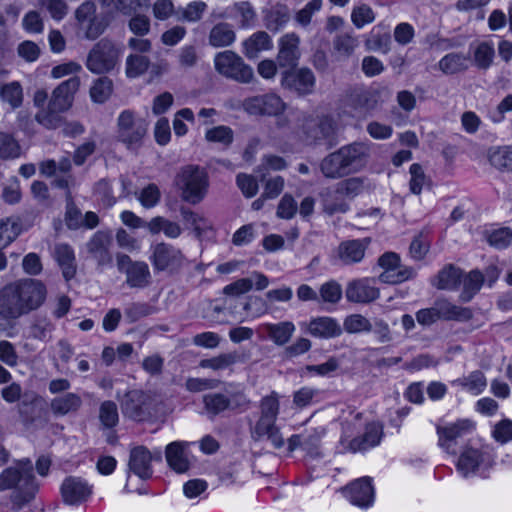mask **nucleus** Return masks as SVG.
<instances>
[{
    "label": "nucleus",
    "instance_id": "1",
    "mask_svg": "<svg viewBox=\"0 0 512 512\" xmlns=\"http://www.w3.org/2000/svg\"><path fill=\"white\" fill-rule=\"evenodd\" d=\"M368 157L369 146L367 144L346 145L323 159L321 171L325 177L341 178L360 171L366 165Z\"/></svg>",
    "mask_w": 512,
    "mask_h": 512
},
{
    "label": "nucleus",
    "instance_id": "2",
    "mask_svg": "<svg viewBox=\"0 0 512 512\" xmlns=\"http://www.w3.org/2000/svg\"><path fill=\"white\" fill-rule=\"evenodd\" d=\"M17 488L12 497L13 504L20 509L35 495L37 484L33 477V468L30 460H23L15 467L4 470L0 475V490Z\"/></svg>",
    "mask_w": 512,
    "mask_h": 512
},
{
    "label": "nucleus",
    "instance_id": "3",
    "mask_svg": "<svg viewBox=\"0 0 512 512\" xmlns=\"http://www.w3.org/2000/svg\"><path fill=\"white\" fill-rule=\"evenodd\" d=\"M261 416L252 428L254 439L267 438L276 448L284 445L283 437L276 426V419L279 413V396L273 392L263 397L260 403Z\"/></svg>",
    "mask_w": 512,
    "mask_h": 512
},
{
    "label": "nucleus",
    "instance_id": "4",
    "mask_svg": "<svg viewBox=\"0 0 512 512\" xmlns=\"http://www.w3.org/2000/svg\"><path fill=\"white\" fill-rule=\"evenodd\" d=\"M79 86L80 79L78 77H72L62 82L52 93L48 111L37 113L36 120L47 128H56L60 119L54 114L70 109Z\"/></svg>",
    "mask_w": 512,
    "mask_h": 512
},
{
    "label": "nucleus",
    "instance_id": "5",
    "mask_svg": "<svg viewBox=\"0 0 512 512\" xmlns=\"http://www.w3.org/2000/svg\"><path fill=\"white\" fill-rule=\"evenodd\" d=\"M493 465V456L486 448L466 446L456 461V470L463 478H487Z\"/></svg>",
    "mask_w": 512,
    "mask_h": 512
},
{
    "label": "nucleus",
    "instance_id": "6",
    "mask_svg": "<svg viewBox=\"0 0 512 512\" xmlns=\"http://www.w3.org/2000/svg\"><path fill=\"white\" fill-rule=\"evenodd\" d=\"M476 429L477 423L470 418L440 421L436 425L438 446L446 453L455 454L459 441L472 436Z\"/></svg>",
    "mask_w": 512,
    "mask_h": 512
},
{
    "label": "nucleus",
    "instance_id": "7",
    "mask_svg": "<svg viewBox=\"0 0 512 512\" xmlns=\"http://www.w3.org/2000/svg\"><path fill=\"white\" fill-rule=\"evenodd\" d=\"M176 185L181 190L182 198L185 201L197 204L206 195L207 174L198 167L187 166L177 174Z\"/></svg>",
    "mask_w": 512,
    "mask_h": 512
},
{
    "label": "nucleus",
    "instance_id": "8",
    "mask_svg": "<svg viewBox=\"0 0 512 512\" xmlns=\"http://www.w3.org/2000/svg\"><path fill=\"white\" fill-rule=\"evenodd\" d=\"M121 55V51L111 41L103 39L90 51L86 66L95 74H102L112 70Z\"/></svg>",
    "mask_w": 512,
    "mask_h": 512
},
{
    "label": "nucleus",
    "instance_id": "9",
    "mask_svg": "<svg viewBox=\"0 0 512 512\" xmlns=\"http://www.w3.org/2000/svg\"><path fill=\"white\" fill-rule=\"evenodd\" d=\"M214 65L220 74L239 82L249 83L254 77L252 68L232 51L218 53Z\"/></svg>",
    "mask_w": 512,
    "mask_h": 512
},
{
    "label": "nucleus",
    "instance_id": "10",
    "mask_svg": "<svg viewBox=\"0 0 512 512\" xmlns=\"http://www.w3.org/2000/svg\"><path fill=\"white\" fill-rule=\"evenodd\" d=\"M145 120L136 118L130 110H124L117 119V139L128 147L138 145L147 132Z\"/></svg>",
    "mask_w": 512,
    "mask_h": 512
},
{
    "label": "nucleus",
    "instance_id": "11",
    "mask_svg": "<svg viewBox=\"0 0 512 512\" xmlns=\"http://www.w3.org/2000/svg\"><path fill=\"white\" fill-rule=\"evenodd\" d=\"M19 293L21 307L25 314L38 309L45 301L47 291L45 285L39 280L26 279L14 282Z\"/></svg>",
    "mask_w": 512,
    "mask_h": 512
},
{
    "label": "nucleus",
    "instance_id": "12",
    "mask_svg": "<svg viewBox=\"0 0 512 512\" xmlns=\"http://www.w3.org/2000/svg\"><path fill=\"white\" fill-rule=\"evenodd\" d=\"M379 265L383 269L379 280L383 283L397 284L413 276V270L400 266L398 255L392 252L382 255L379 258Z\"/></svg>",
    "mask_w": 512,
    "mask_h": 512
},
{
    "label": "nucleus",
    "instance_id": "13",
    "mask_svg": "<svg viewBox=\"0 0 512 512\" xmlns=\"http://www.w3.org/2000/svg\"><path fill=\"white\" fill-rule=\"evenodd\" d=\"M342 493L352 505L362 509L370 507L374 502V488L369 477L353 481L342 489Z\"/></svg>",
    "mask_w": 512,
    "mask_h": 512
},
{
    "label": "nucleus",
    "instance_id": "14",
    "mask_svg": "<svg viewBox=\"0 0 512 512\" xmlns=\"http://www.w3.org/2000/svg\"><path fill=\"white\" fill-rule=\"evenodd\" d=\"M117 266L120 272L127 277V284L130 287H145L150 280L149 267L145 262H132L127 255H118Z\"/></svg>",
    "mask_w": 512,
    "mask_h": 512
},
{
    "label": "nucleus",
    "instance_id": "15",
    "mask_svg": "<svg viewBox=\"0 0 512 512\" xmlns=\"http://www.w3.org/2000/svg\"><path fill=\"white\" fill-rule=\"evenodd\" d=\"M243 108L251 115H278L284 111L285 104L276 94H267L246 99Z\"/></svg>",
    "mask_w": 512,
    "mask_h": 512
},
{
    "label": "nucleus",
    "instance_id": "16",
    "mask_svg": "<svg viewBox=\"0 0 512 512\" xmlns=\"http://www.w3.org/2000/svg\"><path fill=\"white\" fill-rule=\"evenodd\" d=\"M374 278H361L348 283L346 298L350 302L366 304L378 299L380 292Z\"/></svg>",
    "mask_w": 512,
    "mask_h": 512
},
{
    "label": "nucleus",
    "instance_id": "17",
    "mask_svg": "<svg viewBox=\"0 0 512 512\" xmlns=\"http://www.w3.org/2000/svg\"><path fill=\"white\" fill-rule=\"evenodd\" d=\"M91 494L92 487L79 477H68L61 485V495L67 505H80L87 501Z\"/></svg>",
    "mask_w": 512,
    "mask_h": 512
},
{
    "label": "nucleus",
    "instance_id": "18",
    "mask_svg": "<svg viewBox=\"0 0 512 512\" xmlns=\"http://www.w3.org/2000/svg\"><path fill=\"white\" fill-rule=\"evenodd\" d=\"M121 409L125 416L142 420L147 415L150 405V397L140 390H132L125 394L120 400Z\"/></svg>",
    "mask_w": 512,
    "mask_h": 512
},
{
    "label": "nucleus",
    "instance_id": "19",
    "mask_svg": "<svg viewBox=\"0 0 512 512\" xmlns=\"http://www.w3.org/2000/svg\"><path fill=\"white\" fill-rule=\"evenodd\" d=\"M153 459H161V452L156 451L153 455L144 446H137L130 452L129 468L141 479H148L152 476L151 462Z\"/></svg>",
    "mask_w": 512,
    "mask_h": 512
},
{
    "label": "nucleus",
    "instance_id": "20",
    "mask_svg": "<svg viewBox=\"0 0 512 512\" xmlns=\"http://www.w3.org/2000/svg\"><path fill=\"white\" fill-rule=\"evenodd\" d=\"M24 308L21 307V301L17 286L10 283L0 290V316L4 319H17L24 315Z\"/></svg>",
    "mask_w": 512,
    "mask_h": 512
},
{
    "label": "nucleus",
    "instance_id": "21",
    "mask_svg": "<svg viewBox=\"0 0 512 512\" xmlns=\"http://www.w3.org/2000/svg\"><path fill=\"white\" fill-rule=\"evenodd\" d=\"M182 261L181 252L169 245L158 244L153 250L152 263L158 270L173 272L181 266Z\"/></svg>",
    "mask_w": 512,
    "mask_h": 512
},
{
    "label": "nucleus",
    "instance_id": "22",
    "mask_svg": "<svg viewBox=\"0 0 512 512\" xmlns=\"http://www.w3.org/2000/svg\"><path fill=\"white\" fill-rule=\"evenodd\" d=\"M315 85V77L309 69H299L294 72H284L282 86L300 94L311 93Z\"/></svg>",
    "mask_w": 512,
    "mask_h": 512
},
{
    "label": "nucleus",
    "instance_id": "23",
    "mask_svg": "<svg viewBox=\"0 0 512 512\" xmlns=\"http://www.w3.org/2000/svg\"><path fill=\"white\" fill-rule=\"evenodd\" d=\"M299 43L300 39L294 33L286 34L280 39L277 57L280 66H296L300 58Z\"/></svg>",
    "mask_w": 512,
    "mask_h": 512
},
{
    "label": "nucleus",
    "instance_id": "24",
    "mask_svg": "<svg viewBox=\"0 0 512 512\" xmlns=\"http://www.w3.org/2000/svg\"><path fill=\"white\" fill-rule=\"evenodd\" d=\"M383 437V426L377 421L365 424L364 432L351 441V448L355 451H363L380 444Z\"/></svg>",
    "mask_w": 512,
    "mask_h": 512
},
{
    "label": "nucleus",
    "instance_id": "25",
    "mask_svg": "<svg viewBox=\"0 0 512 512\" xmlns=\"http://www.w3.org/2000/svg\"><path fill=\"white\" fill-rule=\"evenodd\" d=\"M258 331L266 334L276 345L282 346L291 339L295 332V325L290 321L263 323L258 327Z\"/></svg>",
    "mask_w": 512,
    "mask_h": 512
},
{
    "label": "nucleus",
    "instance_id": "26",
    "mask_svg": "<svg viewBox=\"0 0 512 512\" xmlns=\"http://www.w3.org/2000/svg\"><path fill=\"white\" fill-rule=\"evenodd\" d=\"M189 442L175 441L167 445L166 460L169 466L177 473H185L189 469L186 448Z\"/></svg>",
    "mask_w": 512,
    "mask_h": 512
},
{
    "label": "nucleus",
    "instance_id": "27",
    "mask_svg": "<svg viewBox=\"0 0 512 512\" xmlns=\"http://www.w3.org/2000/svg\"><path fill=\"white\" fill-rule=\"evenodd\" d=\"M369 243L368 238L342 242L338 248L339 258L346 264L360 262Z\"/></svg>",
    "mask_w": 512,
    "mask_h": 512
},
{
    "label": "nucleus",
    "instance_id": "28",
    "mask_svg": "<svg viewBox=\"0 0 512 512\" xmlns=\"http://www.w3.org/2000/svg\"><path fill=\"white\" fill-rule=\"evenodd\" d=\"M307 331L315 337L333 338L339 336L342 329L335 319L330 317H318L309 322Z\"/></svg>",
    "mask_w": 512,
    "mask_h": 512
},
{
    "label": "nucleus",
    "instance_id": "29",
    "mask_svg": "<svg viewBox=\"0 0 512 512\" xmlns=\"http://www.w3.org/2000/svg\"><path fill=\"white\" fill-rule=\"evenodd\" d=\"M244 54L249 59H254L259 53L271 50L273 42L266 32H256L243 43Z\"/></svg>",
    "mask_w": 512,
    "mask_h": 512
},
{
    "label": "nucleus",
    "instance_id": "30",
    "mask_svg": "<svg viewBox=\"0 0 512 512\" xmlns=\"http://www.w3.org/2000/svg\"><path fill=\"white\" fill-rule=\"evenodd\" d=\"M54 258L62 269L63 276L68 280L75 274V255L67 244H58L54 249Z\"/></svg>",
    "mask_w": 512,
    "mask_h": 512
},
{
    "label": "nucleus",
    "instance_id": "31",
    "mask_svg": "<svg viewBox=\"0 0 512 512\" xmlns=\"http://www.w3.org/2000/svg\"><path fill=\"white\" fill-rule=\"evenodd\" d=\"M473 61L478 68L487 69L492 64L495 50L491 41H481L471 46Z\"/></svg>",
    "mask_w": 512,
    "mask_h": 512
},
{
    "label": "nucleus",
    "instance_id": "32",
    "mask_svg": "<svg viewBox=\"0 0 512 512\" xmlns=\"http://www.w3.org/2000/svg\"><path fill=\"white\" fill-rule=\"evenodd\" d=\"M461 278V270L453 265H448L438 273L434 285L438 289L454 290L461 284Z\"/></svg>",
    "mask_w": 512,
    "mask_h": 512
},
{
    "label": "nucleus",
    "instance_id": "33",
    "mask_svg": "<svg viewBox=\"0 0 512 512\" xmlns=\"http://www.w3.org/2000/svg\"><path fill=\"white\" fill-rule=\"evenodd\" d=\"M307 128L313 130L308 133V138L320 140L330 136L336 129V123L332 116L325 115L317 120H309L306 123Z\"/></svg>",
    "mask_w": 512,
    "mask_h": 512
},
{
    "label": "nucleus",
    "instance_id": "34",
    "mask_svg": "<svg viewBox=\"0 0 512 512\" xmlns=\"http://www.w3.org/2000/svg\"><path fill=\"white\" fill-rule=\"evenodd\" d=\"M453 384L460 386L470 394L477 396L486 389L487 380L483 372L473 371L467 376L455 380Z\"/></svg>",
    "mask_w": 512,
    "mask_h": 512
},
{
    "label": "nucleus",
    "instance_id": "35",
    "mask_svg": "<svg viewBox=\"0 0 512 512\" xmlns=\"http://www.w3.org/2000/svg\"><path fill=\"white\" fill-rule=\"evenodd\" d=\"M436 306L440 319L467 321L472 316L470 309L454 305L445 300L437 301Z\"/></svg>",
    "mask_w": 512,
    "mask_h": 512
},
{
    "label": "nucleus",
    "instance_id": "36",
    "mask_svg": "<svg viewBox=\"0 0 512 512\" xmlns=\"http://www.w3.org/2000/svg\"><path fill=\"white\" fill-rule=\"evenodd\" d=\"M235 41V33L226 23L215 25L209 34V43L213 47H225Z\"/></svg>",
    "mask_w": 512,
    "mask_h": 512
},
{
    "label": "nucleus",
    "instance_id": "37",
    "mask_svg": "<svg viewBox=\"0 0 512 512\" xmlns=\"http://www.w3.org/2000/svg\"><path fill=\"white\" fill-rule=\"evenodd\" d=\"M484 282L483 275L477 271H471L465 278H461V284L463 285L462 293L460 294V300L463 302L470 301L473 296L479 291Z\"/></svg>",
    "mask_w": 512,
    "mask_h": 512
},
{
    "label": "nucleus",
    "instance_id": "38",
    "mask_svg": "<svg viewBox=\"0 0 512 512\" xmlns=\"http://www.w3.org/2000/svg\"><path fill=\"white\" fill-rule=\"evenodd\" d=\"M81 405V399L74 393H67L64 396L57 397L51 402V410L56 415H66L76 411Z\"/></svg>",
    "mask_w": 512,
    "mask_h": 512
},
{
    "label": "nucleus",
    "instance_id": "39",
    "mask_svg": "<svg viewBox=\"0 0 512 512\" xmlns=\"http://www.w3.org/2000/svg\"><path fill=\"white\" fill-rule=\"evenodd\" d=\"M386 92L384 90H370L362 93L357 100L356 109L360 113L366 114L376 109L382 102H384Z\"/></svg>",
    "mask_w": 512,
    "mask_h": 512
},
{
    "label": "nucleus",
    "instance_id": "40",
    "mask_svg": "<svg viewBox=\"0 0 512 512\" xmlns=\"http://www.w3.org/2000/svg\"><path fill=\"white\" fill-rule=\"evenodd\" d=\"M0 99L12 109L18 108L23 102V90L19 82L13 81L0 87Z\"/></svg>",
    "mask_w": 512,
    "mask_h": 512
},
{
    "label": "nucleus",
    "instance_id": "41",
    "mask_svg": "<svg viewBox=\"0 0 512 512\" xmlns=\"http://www.w3.org/2000/svg\"><path fill=\"white\" fill-rule=\"evenodd\" d=\"M335 188L328 189L322 194L324 210L329 213L345 212L348 209L347 196L335 194Z\"/></svg>",
    "mask_w": 512,
    "mask_h": 512
},
{
    "label": "nucleus",
    "instance_id": "42",
    "mask_svg": "<svg viewBox=\"0 0 512 512\" xmlns=\"http://www.w3.org/2000/svg\"><path fill=\"white\" fill-rule=\"evenodd\" d=\"M484 236L489 245L502 249L509 245L512 240V231L505 227H491L486 229Z\"/></svg>",
    "mask_w": 512,
    "mask_h": 512
},
{
    "label": "nucleus",
    "instance_id": "43",
    "mask_svg": "<svg viewBox=\"0 0 512 512\" xmlns=\"http://www.w3.org/2000/svg\"><path fill=\"white\" fill-rule=\"evenodd\" d=\"M182 215L185 223L192 227L199 237L212 231V222L204 215L192 211H183Z\"/></svg>",
    "mask_w": 512,
    "mask_h": 512
},
{
    "label": "nucleus",
    "instance_id": "44",
    "mask_svg": "<svg viewBox=\"0 0 512 512\" xmlns=\"http://www.w3.org/2000/svg\"><path fill=\"white\" fill-rule=\"evenodd\" d=\"M21 233V224L15 219L0 221V248L9 246Z\"/></svg>",
    "mask_w": 512,
    "mask_h": 512
},
{
    "label": "nucleus",
    "instance_id": "45",
    "mask_svg": "<svg viewBox=\"0 0 512 512\" xmlns=\"http://www.w3.org/2000/svg\"><path fill=\"white\" fill-rule=\"evenodd\" d=\"M488 158L495 168L512 170V147H496L488 152Z\"/></svg>",
    "mask_w": 512,
    "mask_h": 512
},
{
    "label": "nucleus",
    "instance_id": "46",
    "mask_svg": "<svg viewBox=\"0 0 512 512\" xmlns=\"http://www.w3.org/2000/svg\"><path fill=\"white\" fill-rule=\"evenodd\" d=\"M136 198L144 208L151 209L159 203L161 192L156 184L150 183L136 192Z\"/></svg>",
    "mask_w": 512,
    "mask_h": 512
},
{
    "label": "nucleus",
    "instance_id": "47",
    "mask_svg": "<svg viewBox=\"0 0 512 512\" xmlns=\"http://www.w3.org/2000/svg\"><path fill=\"white\" fill-rule=\"evenodd\" d=\"M112 81L106 77L97 79L90 88V97L95 103H104L112 94Z\"/></svg>",
    "mask_w": 512,
    "mask_h": 512
},
{
    "label": "nucleus",
    "instance_id": "48",
    "mask_svg": "<svg viewBox=\"0 0 512 512\" xmlns=\"http://www.w3.org/2000/svg\"><path fill=\"white\" fill-rule=\"evenodd\" d=\"M149 68V59L146 56L132 54L126 59V75L128 78H137Z\"/></svg>",
    "mask_w": 512,
    "mask_h": 512
},
{
    "label": "nucleus",
    "instance_id": "49",
    "mask_svg": "<svg viewBox=\"0 0 512 512\" xmlns=\"http://www.w3.org/2000/svg\"><path fill=\"white\" fill-rule=\"evenodd\" d=\"M469 60L459 54H448L439 62L440 69L447 74L457 73L468 67Z\"/></svg>",
    "mask_w": 512,
    "mask_h": 512
},
{
    "label": "nucleus",
    "instance_id": "50",
    "mask_svg": "<svg viewBox=\"0 0 512 512\" xmlns=\"http://www.w3.org/2000/svg\"><path fill=\"white\" fill-rule=\"evenodd\" d=\"M205 139L227 146L233 141V131L224 125L216 126L206 130Z\"/></svg>",
    "mask_w": 512,
    "mask_h": 512
},
{
    "label": "nucleus",
    "instance_id": "51",
    "mask_svg": "<svg viewBox=\"0 0 512 512\" xmlns=\"http://www.w3.org/2000/svg\"><path fill=\"white\" fill-rule=\"evenodd\" d=\"M21 155L18 142L8 134L0 133V157L4 159L17 158Z\"/></svg>",
    "mask_w": 512,
    "mask_h": 512
},
{
    "label": "nucleus",
    "instance_id": "52",
    "mask_svg": "<svg viewBox=\"0 0 512 512\" xmlns=\"http://www.w3.org/2000/svg\"><path fill=\"white\" fill-rule=\"evenodd\" d=\"M195 116L190 108H183L177 111L173 119V130L176 136L181 137L187 134L188 127L184 121L193 123Z\"/></svg>",
    "mask_w": 512,
    "mask_h": 512
},
{
    "label": "nucleus",
    "instance_id": "53",
    "mask_svg": "<svg viewBox=\"0 0 512 512\" xmlns=\"http://www.w3.org/2000/svg\"><path fill=\"white\" fill-rule=\"evenodd\" d=\"M320 297L326 303H338L342 298V287L336 281H328L320 287Z\"/></svg>",
    "mask_w": 512,
    "mask_h": 512
},
{
    "label": "nucleus",
    "instance_id": "54",
    "mask_svg": "<svg viewBox=\"0 0 512 512\" xmlns=\"http://www.w3.org/2000/svg\"><path fill=\"white\" fill-rule=\"evenodd\" d=\"M375 14L371 7L362 4L354 7L351 13V20L357 28H363L365 25L370 24L374 21Z\"/></svg>",
    "mask_w": 512,
    "mask_h": 512
},
{
    "label": "nucleus",
    "instance_id": "55",
    "mask_svg": "<svg viewBox=\"0 0 512 512\" xmlns=\"http://www.w3.org/2000/svg\"><path fill=\"white\" fill-rule=\"evenodd\" d=\"M99 418L105 427H113L118 423V409L114 402L105 401L100 407Z\"/></svg>",
    "mask_w": 512,
    "mask_h": 512
},
{
    "label": "nucleus",
    "instance_id": "56",
    "mask_svg": "<svg viewBox=\"0 0 512 512\" xmlns=\"http://www.w3.org/2000/svg\"><path fill=\"white\" fill-rule=\"evenodd\" d=\"M344 329L348 333H360L369 331L371 324L368 319L360 314H352L344 320Z\"/></svg>",
    "mask_w": 512,
    "mask_h": 512
},
{
    "label": "nucleus",
    "instance_id": "57",
    "mask_svg": "<svg viewBox=\"0 0 512 512\" xmlns=\"http://www.w3.org/2000/svg\"><path fill=\"white\" fill-rule=\"evenodd\" d=\"M206 9V4L202 1H192L181 10L180 20L187 22H197L202 18Z\"/></svg>",
    "mask_w": 512,
    "mask_h": 512
},
{
    "label": "nucleus",
    "instance_id": "58",
    "mask_svg": "<svg viewBox=\"0 0 512 512\" xmlns=\"http://www.w3.org/2000/svg\"><path fill=\"white\" fill-rule=\"evenodd\" d=\"M378 27L372 29L369 37L365 41V47L368 51H382L386 53L388 51L389 35L385 33L383 36L376 33Z\"/></svg>",
    "mask_w": 512,
    "mask_h": 512
},
{
    "label": "nucleus",
    "instance_id": "59",
    "mask_svg": "<svg viewBox=\"0 0 512 512\" xmlns=\"http://www.w3.org/2000/svg\"><path fill=\"white\" fill-rule=\"evenodd\" d=\"M206 410L211 414H218L224 411L228 405V399L222 394H208L204 396Z\"/></svg>",
    "mask_w": 512,
    "mask_h": 512
},
{
    "label": "nucleus",
    "instance_id": "60",
    "mask_svg": "<svg viewBox=\"0 0 512 512\" xmlns=\"http://www.w3.org/2000/svg\"><path fill=\"white\" fill-rule=\"evenodd\" d=\"M492 436L495 441L505 444L512 440V421L510 419H502L496 423L492 430Z\"/></svg>",
    "mask_w": 512,
    "mask_h": 512
},
{
    "label": "nucleus",
    "instance_id": "61",
    "mask_svg": "<svg viewBox=\"0 0 512 512\" xmlns=\"http://www.w3.org/2000/svg\"><path fill=\"white\" fill-rule=\"evenodd\" d=\"M256 237L254 224H246L237 229L232 236L235 246H244L251 243Z\"/></svg>",
    "mask_w": 512,
    "mask_h": 512
},
{
    "label": "nucleus",
    "instance_id": "62",
    "mask_svg": "<svg viewBox=\"0 0 512 512\" xmlns=\"http://www.w3.org/2000/svg\"><path fill=\"white\" fill-rule=\"evenodd\" d=\"M236 362V355L232 353L222 354L217 357L202 360L201 367L211 368L214 370L225 369Z\"/></svg>",
    "mask_w": 512,
    "mask_h": 512
},
{
    "label": "nucleus",
    "instance_id": "63",
    "mask_svg": "<svg viewBox=\"0 0 512 512\" xmlns=\"http://www.w3.org/2000/svg\"><path fill=\"white\" fill-rule=\"evenodd\" d=\"M237 185L244 196L251 198L258 192V182L256 178L248 174H239L237 176Z\"/></svg>",
    "mask_w": 512,
    "mask_h": 512
},
{
    "label": "nucleus",
    "instance_id": "64",
    "mask_svg": "<svg viewBox=\"0 0 512 512\" xmlns=\"http://www.w3.org/2000/svg\"><path fill=\"white\" fill-rule=\"evenodd\" d=\"M358 45V41L351 35H341L334 41V49L343 56L351 55Z\"/></svg>",
    "mask_w": 512,
    "mask_h": 512
}]
</instances>
